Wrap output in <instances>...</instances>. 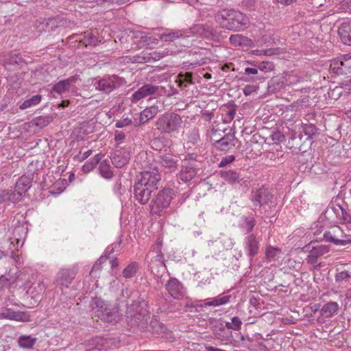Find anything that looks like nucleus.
<instances>
[{"mask_svg":"<svg viewBox=\"0 0 351 351\" xmlns=\"http://www.w3.org/2000/svg\"><path fill=\"white\" fill-rule=\"evenodd\" d=\"M215 19L221 27L233 32H240L247 28L248 17L239 10L224 8L215 14Z\"/></svg>","mask_w":351,"mask_h":351,"instance_id":"obj_1","label":"nucleus"},{"mask_svg":"<svg viewBox=\"0 0 351 351\" xmlns=\"http://www.w3.org/2000/svg\"><path fill=\"white\" fill-rule=\"evenodd\" d=\"M182 122L180 115L175 112H169L160 117L156 122V126L160 133L169 134L180 128Z\"/></svg>","mask_w":351,"mask_h":351,"instance_id":"obj_2","label":"nucleus"},{"mask_svg":"<svg viewBox=\"0 0 351 351\" xmlns=\"http://www.w3.org/2000/svg\"><path fill=\"white\" fill-rule=\"evenodd\" d=\"M160 179V174L156 169L144 171L136 176L134 186L156 191Z\"/></svg>","mask_w":351,"mask_h":351,"instance_id":"obj_3","label":"nucleus"},{"mask_svg":"<svg viewBox=\"0 0 351 351\" xmlns=\"http://www.w3.org/2000/svg\"><path fill=\"white\" fill-rule=\"evenodd\" d=\"M173 195V190L170 188L159 191L150 205L152 213L160 215L161 212L170 205Z\"/></svg>","mask_w":351,"mask_h":351,"instance_id":"obj_4","label":"nucleus"},{"mask_svg":"<svg viewBox=\"0 0 351 351\" xmlns=\"http://www.w3.org/2000/svg\"><path fill=\"white\" fill-rule=\"evenodd\" d=\"M251 201L252 202L254 210L257 208L263 209L274 206V195L270 193L268 189L265 187L259 188L253 191L251 195Z\"/></svg>","mask_w":351,"mask_h":351,"instance_id":"obj_5","label":"nucleus"},{"mask_svg":"<svg viewBox=\"0 0 351 351\" xmlns=\"http://www.w3.org/2000/svg\"><path fill=\"white\" fill-rule=\"evenodd\" d=\"M92 310L95 316L106 322L115 321L117 315L109 306V305L101 298L95 297L91 304Z\"/></svg>","mask_w":351,"mask_h":351,"instance_id":"obj_6","label":"nucleus"},{"mask_svg":"<svg viewBox=\"0 0 351 351\" xmlns=\"http://www.w3.org/2000/svg\"><path fill=\"white\" fill-rule=\"evenodd\" d=\"M78 272V267L73 265L69 268L60 269L56 274L55 284L62 291L69 288Z\"/></svg>","mask_w":351,"mask_h":351,"instance_id":"obj_7","label":"nucleus"},{"mask_svg":"<svg viewBox=\"0 0 351 351\" xmlns=\"http://www.w3.org/2000/svg\"><path fill=\"white\" fill-rule=\"evenodd\" d=\"M125 83V81L123 78L113 75L98 80L95 86L97 90L108 94L123 85Z\"/></svg>","mask_w":351,"mask_h":351,"instance_id":"obj_8","label":"nucleus"},{"mask_svg":"<svg viewBox=\"0 0 351 351\" xmlns=\"http://www.w3.org/2000/svg\"><path fill=\"white\" fill-rule=\"evenodd\" d=\"M330 70L339 75H346L351 72V56L344 55L331 61Z\"/></svg>","mask_w":351,"mask_h":351,"instance_id":"obj_9","label":"nucleus"},{"mask_svg":"<svg viewBox=\"0 0 351 351\" xmlns=\"http://www.w3.org/2000/svg\"><path fill=\"white\" fill-rule=\"evenodd\" d=\"M236 140L234 130L230 128L223 136L215 141V146L218 150L228 152L235 146Z\"/></svg>","mask_w":351,"mask_h":351,"instance_id":"obj_10","label":"nucleus"},{"mask_svg":"<svg viewBox=\"0 0 351 351\" xmlns=\"http://www.w3.org/2000/svg\"><path fill=\"white\" fill-rule=\"evenodd\" d=\"M197 174V168L195 160H184L178 178L184 182L191 180Z\"/></svg>","mask_w":351,"mask_h":351,"instance_id":"obj_11","label":"nucleus"},{"mask_svg":"<svg viewBox=\"0 0 351 351\" xmlns=\"http://www.w3.org/2000/svg\"><path fill=\"white\" fill-rule=\"evenodd\" d=\"M166 290L174 299H181L184 296L185 291L182 283L175 278H171L165 285Z\"/></svg>","mask_w":351,"mask_h":351,"instance_id":"obj_12","label":"nucleus"},{"mask_svg":"<svg viewBox=\"0 0 351 351\" xmlns=\"http://www.w3.org/2000/svg\"><path fill=\"white\" fill-rule=\"evenodd\" d=\"M156 254L151 259L149 267L152 272L158 276L160 272L163 273L167 270V267L165 263L164 256L158 247H157Z\"/></svg>","mask_w":351,"mask_h":351,"instance_id":"obj_13","label":"nucleus"},{"mask_svg":"<svg viewBox=\"0 0 351 351\" xmlns=\"http://www.w3.org/2000/svg\"><path fill=\"white\" fill-rule=\"evenodd\" d=\"M259 248L260 240L255 234H251L245 237V250L251 261L258 254Z\"/></svg>","mask_w":351,"mask_h":351,"instance_id":"obj_14","label":"nucleus"},{"mask_svg":"<svg viewBox=\"0 0 351 351\" xmlns=\"http://www.w3.org/2000/svg\"><path fill=\"white\" fill-rule=\"evenodd\" d=\"M45 285L43 282L33 283L27 290L26 296L27 299L33 300L31 304H35L38 302L42 298V295L45 290Z\"/></svg>","mask_w":351,"mask_h":351,"instance_id":"obj_15","label":"nucleus"},{"mask_svg":"<svg viewBox=\"0 0 351 351\" xmlns=\"http://www.w3.org/2000/svg\"><path fill=\"white\" fill-rule=\"evenodd\" d=\"M130 158V152L126 149H119L114 152L111 161L115 167L122 168L128 163Z\"/></svg>","mask_w":351,"mask_h":351,"instance_id":"obj_16","label":"nucleus"},{"mask_svg":"<svg viewBox=\"0 0 351 351\" xmlns=\"http://www.w3.org/2000/svg\"><path fill=\"white\" fill-rule=\"evenodd\" d=\"M0 319H7L18 322H27L29 319V315L22 311H15L11 308L0 313Z\"/></svg>","mask_w":351,"mask_h":351,"instance_id":"obj_17","label":"nucleus"},{"mask_svg":"<svg viewBox=\"0 0 351 351\" xmlns=\"http://www.w3.org/2000/svg\"><path fill=\"white\" fill-rule=\"evenodd\" d=\"M330 250L328 245H320L313 247L311 250L308 252L306 258V261L309 264H315L317 263V259L323 255L328 253Z\"/></svg>","mask_w":351,"mask_h":351,"instance_id":"obj_18","label":"nucleus"},{"mask_svg":"<svg viewBox=\"0 0 351 351\" xmlns=\"http://www.w3.org/2000/svg\"><path fill=\"white\" fill-rule=\"evenodd\" d=\"M158 90V86L151 84H147L141 87L133 95V99L138 101L145 97L156 94Z\"/></svg>","mask_w":351,"mask_h":351,"instance_id":"obj_19","label":"nucleus"},{"mask_svg":"<svg viewBox=\"0 0 351 351\" xmlns=\"http://www.w3.org/2000/svg\"><path fill=\"white\" fill-rule=\"evenodd\" d=\"M78 80V75H75L67 79L59 81L52 87V91L61 94L69 91L72 84H75Z\"/></svg>","mask_w":351,"mask_h":351,"instance_id":"obj_20","label":"nucleus"},{"mask_svg":"<svg viewBox=\"0 0 351 351\" xmlns=\"http://www.w3.org/2000/svg\"><path fill=\"white\" fill-rule=\"evenodd\" d=\"M338 33L343 44L351 45V21L342 23L339 27Z\"/></svg>","mask_w":351,"mask_h":351,"instance_id":"obj_21","label":"nucleus"},{"mask_svg":"<svg viewBox=\"0 0 351 351\" xmlns=\"http://www.w3.org/2000/svg\"><path fill=\"white\" fill-rule=\"evenodd\" d=\"M154 190H150V189H143L138 186H134V193L136 199L141 204H146L148 203L150 199L152 193L154 192Z\"/></svg>","mask_w":351,"mask_h":351,"instance_id":"obj_22","label":"nucleus"},{"mask_svg":"<svg viewBox=\"0 0 351 351\" xmlns=\"http://www.w3.org/2000/svg\"><path fill=\"white\" fill-rule=\"evenodd\" d=\"M32 180L33 174L23 175L16 182L15 189L23 195L31 188Z\"/></svg>","mask_w":351,"mask_h":351,"instance_id":"obj_23","label":"nucleus"},{"mask_svg":"<svg viewBox=\"0 0 351 351\" xmlns=\"http://www.w3.org/2000/svg\"><path fill=\"white\" fill-rule=\"evenodd\" d=\"M158 112V109L155 106L145 108L139 114V121L136 126H140L147 123L149 119L154 118Z\"/></svg>","mask_w":351,"mask_h":351,"instance_id":"obj_24","label":"nucleus"},{"mask_svg":"<svg viewBox=\"0 0 351 351\" xmlns=\"http://www.w3.org/2000/svg\"><path fill=\"white\" fill-rule=\"evenodd\" d=\"M160 162L164 167L169 168L171 171L177 169L178 160L176 156L167 154L160 156Z\"/></svg>","mask_w":351,"mask_h":351,"instance_id":"obj_25","label":"nucleus"},{"mask_svg":"<svg viewBox=\"0 0 351 351\" xmlns=\"http://www.w3.org/2000/svg\"><path fill=\"white\" fill-rule=\"evenodd\" d=\"M176 82L178 84V87L182 88H186L189 84H194L193 73L186 72L178 73Z\"/></svg>","mask_w":351,"mask_h":351,"instance_id":"obj_26","label":"nucleus"},{"mask_svg":"<svg viewBox=\"0 0 351 351\" xmlns=\"http://www.w3.org/2000/svg\"><path fill=\"white\" fill-rule=\"evenodd\" d=\"M231 298V295H225L221 298H208L205 300L204 304L199 305L200 307H206L207 306H219L228 303Z\"/></svg>","mask_w":351,"mask_h":351,"instance_id":"obj_27","label":"nucleus"},{"mask_svg":"<svg viewBox=\"0 0 351 351\" xmlns=\"http://www.w3.org/2000/svg\"><path fill=\"white\" fill-rule=\"evenodd\" d=\"M339 308V304L337 302H329L322 306L321 313L326 317H330L337 313Z\"/></svg>","mask_w":351,"mask_h":351,"instance_id":"obj_28","label":"nucleus"},{"mask_svg":"<svg viewBox=\"0 0 351 351\" xmlns=\"http://www.w3.org/2000/svg\"><path fill=\"white\" fill-rule=\"evenodd\" d=\"M338 223H351V210H346L340 205H337Z\"/></svg>","mask_w":351,"mask_h":351,"instance_id":"obj_29","label":"nucleus"},{"mask_svg":"<svg viewBox=\"0 0 351 351\" xmlns=\"http://www.w3.org/2000/svg\"><path fill=\"white\" fill-rule=\"evenodd\" d=\"M322 216L330 223H338L337 205L328 207Z\"/></svg>","mask_w":351,"mask_h":351,"instance_id":"obj_30","label":"nucleus"},{"mask_svg":"<svg viewBox=\"0 0 351 351\" xmlns=\"http://www.w3.org/2000/svg\"><path fill=\"white\" fill-rule=\"evenodd\" d=\"M99 170L102 177L106 179H110L113 176V173L111 170V167L106 160H103L100 162L99 166Z\"/></svg>","mask_w":351,"mask_h":351,"instance_id":"obj_31","label":"nucleus"},{"mask_svg":"<svg viewBox=\"0 0 351 351\" xmlns=\"http://www.w3.org/2000/svg\"><path fill=\"white\" fill-rule=\"evenodd\" d=\"M98 38L90 32H85L84 33V38L80 41L86 47L96 46L98 43Z\"/></svg>","mask_w":351,"mask_h":351,"instance_id":"obj_32","label":"nucleus"},{"mask_svg":"<svg viewBox=\"0 0 351 351\" xmlns=\"http://www.w3.org/2000/svg\"><path fill=\"white\" fill-rule=\"evenodd\" d=\"M36 342V338L27 335H22L18 339L19 346L25 349L32 348Z\"/></svg>","mask_w":351,"mask_h":351,"instance_id":"obj_33","label":"nucleus"},{"mask_svg":"<svg viewBox=\"0 0 351 351\" xmlns=\"http://www.w3.org/2000/svg\"><path fill=\"white\" fill-rule=\"evenodd\" d=\"M42 99V96L39 94L32 96L31 98L25 100L19 106L21 110H25L32 106L38 104Z\"/></svg>","mask_w":351,"mask_h":351,"instance_id":"obj_34","label":"nucleus"},{"mask_svg":"<svg viewBox=\"0 0 351 351\" xmlns=\"http://www.w3.org/2000/svg\"><path fill=\"white\" fill-rule=\"evenodd\" d=\"M101 160V156L100 154L95 155L91 160L87 161L83 166H82V171L84 173H88L90 171H92L95 167L99 163L100 160Z\"/></svg>","mask_w":351,"mask_h":351,"instance_id":"obj_35","label":"nucleus"},{"mask_svg":"<svg viewBox=\"0 0 351 351\" xmlns=\"http://www.w3.org/2000/svg\"><path fill=\"white\" fill-rule=\"evenodd\" d=\"M223 178L229 183L234 184L239 182L240 180L239 173L233 170L226 171L222 173Z\"/></svg>","mask_w":351,"mask_h":351,"instance_id":"obj_36","label":"nucleus"},{"mask_svg":"<svg viewBox=\"0 0 351 351\" xmlns=\"http://www.w3.org/2000/svg\"><path fill=\"white\" fill-rule=\"evenodd\" d=\"M57 27L56 22L54 19H44L39 25L40 31L50 32L54 31Z\"/></svg>","mask_w":351,"mask_h":351,"instance_id":"obj_37","label":"nucleus"},{"mask_svg":"<svg viewBox=\"0 0 351 351\" xmlns=\"http://www.w3.org/2000/svg\"><path fill=\"white\" fill-rule=\"evenodd\" d=\"M324 238L326 241L333 243L336 245H345L348 243H351V241L350 240H342L335 238V235L330 231L325 232L324 234Z\"/></svg>","mask_w":351,"mask_h":351,"instance_id":"obj_38","label":"nucleus"},{"mask_svg":"<svg viewBox=\"0 0 351 351\" xmlns=\"http://www.w3.org/2000/svg\"><path fill=\"white\" fill-rule=\"evenodd\" d=\"M302 130L308 138H313L317 134L318 128L314 124L304 123L302 125Z\"/></svg>","mask_w":351,"mask_h":351,"instance_id":"obj_39","label":"nucleus"},{"mask_svg":"<svg viewBox=\"0 0 351 351\" xmlns=\"http://www.w3.org/2000/svg\"><path fill=\"white\" fill-rule=\"evenodd\" d=\"M53 120L51 116H40L34 119L33 122L35 125L43 128L47 126Z\"/></svg>","mask_w":351,"mask_h":351,"instance_id":"obj_40","label":"nucleus"},{"mask_svg":"<svg viewBox=\"0 0 351 351\" xmlns=\"http://www.w3.org/2000/svg\"><path fill=\"white\" fill-rule=\"evenodd\" d=\"M138 269V264L135 262H133L128 265L123 271V275L126 278H130L133 277Z\"/></svg>","mask_w":351,"mask_h":351,"instance_id":"obj_41","label":"nucleus"},{"mask_svg":"<svg viewBox=\"0 0 351 351\" xmlns=\"http://www.w3.org/2000/svg\"><path fill=\"white\" fill-rule=\"evenodd\" d=\"M247 39L246 37L241 34L231 35L230 37V42L234 46H242L245 45Z\"/></svg>","mask_w":351,"mask_h":351,"instance_id":"obj_42","label":"nucleus"},{"mask_svg":"<svg viewBox=\"0 0 351 351\" xmlns=\"http://www.w3.org/2000/svg\"><path fill=\"white\" fill-rule=\"evenodd\" d=\"M8 191L9 203L15 204L22 199L23 195L16 189L14 191L7 189Z\"/></svg>","mask_w":351,"mask_h":351,"instance_id":"obj_43","label":"nucleus"},{"mask_svg":"<svg viewBox=\"0 0 351 351\" xmlns=\"http://www.w3.org/2000/svg\"><path fill=\"white\" fill-rule=\"evenodd\" d=\"M182 36V34L178 32L164 33L160 36V39L165 42L173 41L176 38H179Z\"/></svg>","mask_w":351,"mask_h":351,"instance_id":"obj_44","label":"nucleus"},{"mask_svg":"<svg viewBox=\"0 0 351 351\" xmlns=\"http://www.w3.org/2000/svg\"><path fill=\"white\" fill-rule=\"evenodd\" d=\"M202 29H204L201 36L206 38H213L216 34V31L210 26L208 25H203Z\"/></svg>","mask_w":351,"mask_h":351,"instance_id":"obj_45","label":"nucleus"},{"mask_svg":"<svg viewBox=\"0 0 351 351\" xmlns=\"http://www.w3.org/2000/svg\"><path fill=\"white\" fill-rule=\"evenodd\" d=\"M280 253V250L278 247H273L271 246L267 247L265 250L266 258L271 261L274 260L278 254Z\"/></svg>","mask_w":351,"mask_h":351,"instance_id":"obj_46","label":"nucleus"},{"mask_svg":"<svg viewBox=\"0 0 351 351\" xmlns=\"http://www.w3.org/2000/svg\"><path fill=\"white\" fill-rule=\"evenodd\" d=\"M271 207H272V208H269V207H267V208H263V209H260L258 208H257V210H258V212L261 215H263V217L268 218L269 217H270V215H276L278 212V210L276 209V204L275 202H274V206H271Z\"/></svg>","mask_w":351,"mask_h":351,"instance_id":"obj_47","label":"nucleus"},{"mask_svg":"<svg viewBox=\"0 0 351 351\" xmlns=\"http://www.w3.org/2000/svg\"><path fill=\"white\" fill-rule=\"evenodd\" d=\"M350 278L351 273L347 270H344L336 274L335 281L337 282H348L350 279Z\"/></svg>","mask_w":351,"mask_h":351,"instance_id":"obj_48","label":"nucleus"},{"mask_svg":"<svg viewBox=\"0 0 351 351\" xmlns=\"http://www.w3.org/2000/svg\"><path fill=\"white\" fill-rule=\"evenodd\" d=\"M150 327L154 332L159 333L164 330L165 326L157 319H152L150 323Z\"/></svg>","mask_w":351,"mask_h":351,"instance_id":"obj_49","label":"nucleus"},{"mask_svg":"<svg viewBox=\"0 0 351 351\" xmlns=\"http://www.w3.org/2000/svg\"><path fill=\"white\" fill-rule=\"evenodd\" d=\"M258 69L263 72H270L274 69V64L271 62L263 61L258 65Z\"/></svg>","mask_w":351,"mask_h":351,"instance_id":"obj_50","label":"nucleus"},{"mask_svg":"<svg viewBox=\"0 0 351 351\" xmlns=\"http://www.w3.org/2000/svg\"><path fill=\"white\" fill-rule=\"evenodd\" d=\"M258 89V87L255 85H247L243 88V93L245 95H250L253 93H256Z\"/></svg>","mask_w":351,"mask_h":351,"instance_id":"obj_51","label":"nucleus"},{"mask_svg":"<svg viewBox=\"0 0 351 351\" xmlns=\"http://www.w3.org/2000/svg\"><path fill=\"white\" fill-rule=\"evenodd\" d=\"M261 53H263L264 56H271L274 55H278L280 53L279 48H270L267 49H263Z\"/></svg>","mask_w":351,"mask_h":351,"instance_id":"obj_52","label":"nucleus"},{"mask_svg":"<svg viewBox=\"0 0 351 351\" xmlns=\"http://www.w3.org/2000/svg\"><path fill=\"white\" fill-rule=\"evenodd\" d=\"M234 160H235V157L233 155L225 156L221 159L219 166L221 167H224V166L231 163Z\"/></svg>","mask_w":351,"mask_h":351,"instance_id":"obj_53","label":"nucleus"},{"mask_svg":"<svg viewBox=\"0 0 351 351\" xmlns=\"http://www.w3.org/2000/svg\"><path fill=\"white\" fill-rule=\"evenodd\" d=\"M255 226V221L253 219L246 218L245 219V228L246 230L247 233H250L252 231L253 228Z\"/></svg>","mask_w":351,"mask_h":351,"instance_id":"obj_54","label":"nucleus"},{"mask_svg":"<svg viewBox=\"0 0 351 351\" xmlns=\"http://www.w3.org/2000/svg\"><path fill=\"white\" fill-rule=\"evenodd\" d=\"M203 24H197L190 28V33L192 34H198L201 36L204 29H202Z\"/></svg>","mask_w":351,"mask_h":351,"instance_id":"obj_55","label":"nucleus"},{"mask_svg":"<svg viewBox=\"0 0 351 351\" xmlns=\"http://www.w3.org/2000/svg\"><path fill=\"white\" fill-rule=\"evenodd\" d=\"M132 119H130L129 118H125V119L118 121L116 123L115 126H116V128H123V127L130 125L132 124Z\"/></svg>","mask_w":351,"mask_h":351,"instance_id":"obj_56","label":"nucleus"},{"mask_svg":"<svg viewBox=\"0 0 351 351\" xmlns=\"http://www.w3.org/2000/svg\"><path fill=\"white\" fill-rule=\"evenodd\" d=\"M242 322L239 317H233L232 318V330H239L241 329Z\"/></svg>","mask_w":351,"mask_h":351,"instance_id":"obj_57","label":"nucleus"},{"mask_svg":"<svg viewBox=\"0 0 351 351\" xmlns=\"http://www.w3.org/2000/svg\"><path fill=\"white\" fill-rule=\"evenodd\" d=\"M119 247H120V243H115L112 244L111 245L108 246V247L106 248L105 254L107 256L110 257V255L114 252V251L116 248Z\"/></svg>","mask_w":351,"mask_h":351,"instance_id":"obj_58","label":"nucleus"},{"mask_svg":"<svg viewBox=\"0 0 351 351\" xmlns=\"http://www.w3.org/2000/svg\"><path fill=\"white\" fill-rule=\"evenodd\" d=\"M344 93H351V78L344 81L342 83V87Z\"/></svg>","mask_w":351,"mask_h":351,"instance_id":"obj_59","label":"nucleus"},{"mask_svg":"<svg viewBox=\"0 0 351 351\" xmlns=\"http://www.w3.org/2000/svg\"><path fill=\"white\" fill-rule=\"evenodd\" d=\"M125 135L123 132L121 131H116L114 134V140L117 142L123 141L125 139Z\"/></svg>","mask_w":351,"mask_h":351,"instance_id":"obj_60","label":"nucleus"},{"mask_svg":"<svg viewBox=\"0 0 351 351\" xmlns=\"http://www.w3.org/2000/svg\"><path fill=\"white\" fill-rule=\"evenodd\" d=\"M101 265L97 261L93 265L91 271H90V275L93 276L95 271H99L101 269Z\"/></svg>","mask_w":351,"mask_h":351,"instance_id":"obj_61","label":"nucleus"},{"mask_svg":"<svg viewBox=\"0 0 351 351\" xmlns=\"http://www.w3.org/2000/svg\"><path fill=\"white\" fill-rule=\"evenodd\" d=\"M245 74L246 75H256L258 74V69L256 68L247 67L245 69Z\"/></svg>","mask_w":351,"mask_h":351,"instance_id":"obj_62","label":"nucleus"},{"mask_svg":"<svg viewBox=\"0 0 351 351\" xmlns=\"http://www.w3.org/2000/svg\"><path fill=\"white\" fill-rule=\"evenodd\" d=\"M202 117L205 119L206 121H210L213 117L214 114L212 112H205L202 113Z\"/></svg>","mask_w":351,"mask_h":351,"instance_id":"obj_63","label":"nucleus"},{"mask_svg":"<svg viewBox=\"0 0 351 351\" xmlns=\"http://www.w3.org/2000/svg\"><path fill=\"white\" fill-rule=\"evenodd\" d=\"M285 138V136L280 132L276 133L273 135V139L277 140L278 141H282Z\"/></svg>","mask_w":351,"mask_h":351,"instance_id":"obj_64","label":"nucleus"}]
</instances>
